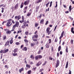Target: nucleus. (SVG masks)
Returning <instances> with one entry per match:
<instances>
[{"instance_id": "4be33fe9", "label": "nucleus", "mask_w": 74, "mask_h": 74, "mask_svg": "<svg viewBox=\"0 0 74 74\" xmlns=\"http://www.w3.org/2000/svg\"><path fill=\"white\" fill-rule=\"evenodd\" d=\"M23 68H22L21 69H20V70L19 71L20 73H21V71H23Z\"/></svg>"}, {"instance_id": "a211bd4d", "label": "nucleus", "mask_w": 74, "mask_h": 74, "mask_svg": "<svg viewBox=\"0 0 74 74\" xmlns=\"http://www.w3.org/2000/svg\"><path fill=\"white\" fill-rule=\"evenodd\" d=\"M69 64V62L68 61L67 62L66 64V65L65 68L66 69H67V67H68V65Z\"/></svg>"}, {"instance_id": "4468645a", "label": "nucleus", "mask_w": 74, "mask_h": 74, "mask_svg": "<svg viewBox=\"0 0 74 74\" xmlns=\"http://www.w3.org/2000/svg\"><path fill=\"white\" fill-rule=\"evenodd\" d=\"M27 49L26 47H24L23 49V50L25 51H26Z\"/></svg>"}, {"instance_id": "412c9836", "label": "nucleus", "mask_w": 74, "mask_h": 74, "mask_svg": "<svg viewBox=\"0 0 74 74\" xmlns=\"http://www.w3.org/2000/svg\"><path fill=\"white\" fill-rule=\"evenodd\" d=\"M35 60H38V59H39V58L38 57V56H36L35 57Z\"/></svg>"}, {"instance_id": "b1692460", "label": "nucleus", "mask_w": 74, "mask_h": 74, "mask_svg": "<svg viewBox=\"0 0 74 74\" xmlns=\"http://www.w3.org/2000/svg\"><path fill=\"white\" fill-rule=\"evenodd\" d=\"M12 55L13 56H17V55H18L17 53H13Z\"/></svg>"}, {"instance_id": "e2e57ef3", "label": "nucleus", "mask_w": 74, "mask_h": 74, "mask_svg": "<svg viewBox=\"0 0 74 74\" xmlns=\"http://www.w3.org/2000/svg\"><path fill=\"white\" fill-rule=\"evenodd\" d=\"M38 25V24L36 23L35 25V27H37V26Z\"/></svg>"}, {"instance_id": "9d476101", "label": "nucleus", "mask_w": 74, "mask_h": 74, "mask_svg": "<svg viewBox=\"0 0 74 74\" xmlns=\"http://www.w3.org/2000/svg\"><path fill=\"white\" fill-rule=\"evenodd\" d=\"M49 30H50V28L48 27L46 29V31L47 32V33H48V32H49Z\"/></svg>"}, {"instance_id": "c03bdc74", "label": "nucleus", "mask_w": 74, "mask_h": 74, "mask_svg": "<svg viewBox=\"0 0 74 74\" xmlns=\"http://www.w3.org/2000/svg\"><path fill=\"white\" fill-rule=\"evenodd\" d=\"M52 1H51L50 3V7H51L52 6Z\"/></svg>"}, {"instance_id": "cd10ccee", "label": "nucleus", "mask_w": 74, "mask_h": 74, "mask_svg": "<svg viewBox=\"0 0 74 74\" xmlns=\"http://www.w3.org/2000/svg\"><path fill=\"white\" fill-rule=\"evenodd\" d=\"M60 49H61V46H60L58 48V51H60Z\"/></svg>"}, {"instance_id": "6e6552de", "label": "nucleus", "mask_w": 74, "mask_h": 74, "mask_svg": "<svg viewBox=\"0 0 74 74\" xmlns=\"http://www.w3.org/2000/svg\"><path fill=\"white\" fill-rule=\"evenodd\" d=\"M42 63L41 62H39L37 64L36 66H39L40 64H41Z\"/></svg>"}, {"instance_id": "c9c22d12", "label": "nucleus", "mask_w": 74, "mask_h": 74, "mask_svg": "<svg viewBox=\"0 0 74 74\" xmlns=\"http://www.w3.org/2000/svg\"><path fill=\"white\" fill-rule=\"evenodd\" d=\"M19 22L20 23H22L23 22H24V20H22V21H20L19 20Z\"/></svg>"}, {"instance_id": "0eeeda50", "label": "nucleus", "mask_w": 74, "mask_h": 74, "mask_svg": "<svg viewBox=\"0 0 74 74\" xmlns=\"http://www.w3.org/2000/svg\"><path fill=\"white\" fill-rule=\"evenodd\" d=\"M10 44V40H8L6 42V43L5 44V46L8 45L9 44Z\"/></svg>"}, {"instance_id": "7c9ffc66", "label": "nucleus", "mask_w": 74, "mask_h": 74, "mask_svg": "<svg viewBox=\"0 0 74 74\" xmlns=\"http://www.w3.org/2000/svg\"><path fill=\"white\" fill-rule=\"evenodd\" d=\"M26 66L27 67H28V68L30 67V65L26 64Z\"/></svg>"}, {"instance_id": "ddd939ff", "label": "nucleus", "mask_w": 74, "mask_h": 74, "mask_svg": "<svg viewBox=\"0 0 74 74\" xmlns=\"http://www.w3.org/2000/svg\"><path fill=\"white\" fill-rule=\"evenodd\" d=\"M19 5V4L18 3H17L15 6L14 8L15 9H17V8L18 7V5Z\"/></svg>"}, {"instance_id": "69168bd1", "label": "nucleus", "mask_w": 74, "mask_h": 74, "mask_svg": "<svg viewBox=\"0 0 74 74\" xmlns=\"http://www.w3.org/2000/svg\"><path fill=\"white\" fill-rule=\"evenodd\" d=\"M36 69H37V67H35L34 68H33L32 69H33H33H34V70H36Z\"/></svg>"}, {"instance_id": "f3484780", "label": "nucleus", "mask_w": 74, "mask_h": 74, "mask_svg": "<svg viewBox=\"0 0 74 74\" xmlns=\"http://www.w3.org/2000/svg\"><path fill=\"white\" fill-rule=\"evenodd\" d=\"M16 27H18V26H19V23L18 22H16Z\"/></svg>"}, {"instance_id": "2f4dec72", "label": "nucleus", "mask_w": 74, "mask_h": 74, "mask_svg": "<svg viewBox=\"0 0 74 74\" xmlns=\"http://www.w3.org/2000/svg\"><path fill=\"white\" fill-rule=\"evenodd\" d=\"M11 21H12V19H10L8 20L7 21H8V22H11Z\"/></svg>"}, {"instance_id": "37998d69", "label": "nucleus", "mask_w": 74, "mask_h": 74, "mask_svg": "<svg viewBox=\"0 0 74 74\" xmlns=\"http://www.w3.org/2000/svg\"><path fill=\"white\" fill-rule=\"evenodd\" d=\"M47 61H46L45 62V63L43 64L42 65L44 66V65H45V64H46V63H47Z\"/></svg>"}, {"instance_id": "c756f323", "label": "nucleus", "mask_w": 74, "mask_h": 74, "mask_svg": "<svg viewBox=\"0 0 74 74\" xmlns=\"http://www.w3.org/2000/svg\"><path fill=\"white\" fill-rule=\"evenodd\" d=\"M50 3V2H49L48 3H47L46 4V7H48V5H49V3Z\"/></svg>"}, {"instance_id": "72a5a7b5", "label": "nucleus", "mask_w": 74, "mask_h": 74, "mask_svg": "<svg viewBox=\"0 0 74 74\" xmlns=\"http://www.w3.org/2000/svg\"><path fill=\"white\" fill-rule=\"evenodd\" d=\"M24 41H25V42H29V41H28V40H27V39H25L24 40Z\"/></svg>"}, {"instance_id": "9b49d317", "label": "nucleus", "mask_w": 74, "mask_h": 74, "mask_svg": "<svg viewBox=\"0 0 74 74\" xmlns=\"http://www.w3.org/2000/svg\"><path fill=\"white\" fill-rule=\"evenodd\" d=\"M18 51V48H16L13 51V52L14 53H16V52Z\"/></svg>"}, {"instance_id": "8fccbe9b", "label": "nucleus", "mask_w": 74, "mask_h": 74, "mask_svg": "<svg viewBox=\"0 0 74 74\" xmlns=\"http://www.w3.org/2000/svg\"><path fill=\"white\" fill-rule=\"evenodd\" d=\"M49 43L50 44L51 42V39H50L49 40Z\"/></svg>"}, {"instance_id": "0e129e2a", "label": "nucleus", "mask_w": 74, "mask_h": 74, "mask_svg": "<svg viewBox=\"0 0 74 74\" xmlns=\"http://www.w3.org/2000/svg\"><path fill=\"white\" fill-rule=\"evenodd\" d=\"M12 23H13V24H14V23H15V21H14V20L12 21Z\"/></svg>"}, {"instance_id": "1a4fd4ad", "label": "nucleus", "mask_w": 74, "mask_h": 74, "mask_svg": "<svg viewBox=\"0 0 74 74\" xmlns=\"http://www.w3.org/2000/svg\"><path fill=\"white\" fill-rule=\"evenodd\" d=\"M11 40H10V44H12V43H13V40H12L13 39V38H11Z\"/></svg>"}, {"instance_id": "bf43d9fd", "label": "nucleus", "mask_w": 74, "mask_h": 74, "mask_svg": "<svg viewBox=\"0 0 74 74\" xmlns=\"http://www.w3.org/2000/svg\"><path fill=\"white\" fill-rule=\"evenodd\" d=\"M22 32V31L21 30H19L18 31L17 33H21Z\"/></svg>"}, {"instance_id": "393cba45", "label": "nucleus", "mask_w": 74, "mask_h": 74, "mask_svg": "<svg viewBox=\"0 0 74 74\" xmlns=\"http://www.w3.org/2000/svg\"><path fill=\"white\" fill-rule=\"evenodd\" d=\"M66 51L67 53H68V52H69L68 50V47H67V46H66Z\"/></svg>"}, {"instance_id": "bb28decb", "label": "nucleus", "mask_w": 74, "mask_h": 74, "mask_svg": "<svg viewBox=\"0 0 74 74\" xmlns=\"http://www.w3.org/2000/svg\"><path fill=\"white\" fill-rule=\"evenodd\" d=\"M32 40L34 41H37V39L34 38L32 37Z\"/></svg>"}, {"instance_id": "dca6fc26", "label": "nucleus", "mask_w": 74, "mask_h": 74, "mask_svg": "<svg viewBox=\"0 0 74 74\" xmlns=\"http://www.w3.org/2000/svg\"><path fill=\"white\" fill-rule=\"evenodd\" d=\"M23 5H24L23 3L22 2L21 3V4L20 6V8H23Z\"/></svg>"}, {"instance_id": "7ed1b4c3", "label": "nucleus", "mask_w": 74, "mask_h": 74, "mask_svg": "<svg viewBox=\"0 0 74 74\" xmlns=\"http://www.w3.org/2000/svg\"><path fill=\"white\" fill-rule=\"evenodd\" d=\"M15 18L16 19H17V20L18 21L21 18V16L20 15L18 16H16L15 17Z\"/></svg>"}, {"instance_id": "5701e85b", "label": "nucleus", "mask_w": 74, "mask_h": 74, "mask_svg": "<svg viewBox=\"0 0 74 74\" xmlns=\"http://www.w3.org/2000/svg\"><path fill=\"white\" fill-rule=\"evenodd\" d=\"M31 15V12H29L27 14V16H30V15Z\"/></svg>"}, {"instance_id": "4d7b16f0", "label": "nucleus", "mask_w": 74, "mask_h": 74, "mask_svg": "<svg viewBox=\"0 0 74 74\" xmlns=\"http://www.w3.org/2000/svg\"><path fill=\"white\" fill-rule=\"evenodd\" d=\"M63 6H64V8H67V6H66V5H63Z\"/></svg>"}, {"instance_id": "39448f33", "label": "nucleus", "mask_w": 74, "mask_h": 74, "mask_svg": "<svg viewBox=\"0 0 74 74\" xmlns=\"http://www.w3.org/2000/svg\"><path fill=\"white\" fill-rule=\"evenodd\" d=\"M12 25V23H11V22H8L6 24V26L8 27H10Z\"/></svg>"}, {"instance_id": "2eb2a0df", "label": "nucleus", "mask_w": 74, "mask_h": 74, "mask_svg": "<svg viewBox=\"0 0 74 74\" xmlns=\"http://www.w3.org/2000/svg\"><path fill=\"white\" fill-rule=\"evenodd\" d=\"M44 19H42L40 22V24H43V23H44Z\"/></svg>"}, {"instance_id": "e433bc0d", "label": "nucleus", "mask_w": 74, "mask_h": 74, "mask_svg": "<svg viewBox=\"0 0 74 74\" xmlns=\"http://www.w3.org/2000/svg\"><path fill=\"white\" fill-rule=\"evenodd\" d=\"M1 9L2 10V11H1V12H2L3 13L4 12V8H1Z\"/></svg>"}, {"instance_id": "5fc2aeb1", "label": "nucleus", "mask_w": 74, "mask_h": 74, "mask_svg": "<svg viewBox=\"0 0 74 74\" xmlns=\"http://www.w3.org/2000/svg\"><path fill=\"white\" fill-rule=\"evenodd\" d=\"M44 70L42 69H40V70L39 71V72H41V71H43V70Z\"/></svg>"}, {"instance_id": "3c124183", "label": "nucleus", "mask_w": 74, "mask_h": 74, "mask_svg": "<svg viewBox=\"0 0 74 74\" xmlns=\"http://www.w3.org/2000/svg\"><path fill=\"white\" fill-rule=\"evenodd\" d=\"M65 14H68V13H69V11H66L65 12Z\"/></svg>"}, {"instance_id": "49530a36", "label": "nucleus", "mask_w": 74, "mask_h": 74, "mask_svg": "<svg viewBox=\"0 0 74 74\" xmlns=\"http://www.w3.org/2000/svg\"><path fill=\"white\" fill-rule=\"evenodd\" d=\"M49 23V22L48 21H47L46 22V23H45V25H48Z\"/></svg>"}, {"instance_id": "338daca9", "label": "nucleus", "mask_w": 74, "mask_h": 74, "mask_svg": "<svg viewBox=\"0 0 74 74\" xmlns=\"http://www.w3.org/2000/svg\"><path fill=\"white\" fill-rule=\"evenodd\" d=\"M60 55H62V51H60Z\"/></svg>"}, {"instance_id": "a878e982", "label": "nucleus", "mask_w": 74, "mask_h": 74, "mask_svg": "<svg viewBox=\"0 0 74 74\" xmlns=\"http://www.w3.org/2000/svg\"><path fill=\"white\" fill-rule=\"evenodd\" d=\"M3 38L4 40H5L6 39V36H5V35H3Z\"/></svg>"}, {"instance_id": "423d86ee", "label": "nucleus", "mask_w": 74, "mask_h": 74, "mask_svg": "<svg viewBox=\"0 0 74 74\" xmlns=\"http://www.w3.org/2000/svg\"><path fill=\"white\" fill-rule=\"evenodd\" d=\"M24 25L21 27L22 28L24 29L26 27V22L24 23Z\"/></svg>"}, {"instance_id": "052dcab7", "label": "nucleus", "mask_w": 74, "mask_h": 74, "mask_svg": "<svg viewBox=\"0 0 74 74\" xmlns=\"http://www.w3.org/2000/svg\"><path fill=\"white\" fill-rule=\"evenodd\" d=\"M41 16H42V14H40V16H39V18H41Z\"/></svg>"}, {"instance_id": "a19ab883", "label": "nucleus", "mask_w": 74, "mask_h": 74, "mask_svg": "<svg viewBox=\"0 0 74 74\" xmlns=\"http://www.w3.org/2000/svg\"><path fill=\"white\" fill-rule=\"evenodd\" d=\"M15 44L17 45H19V42H16L15 43Z\"/></svg>"}, {"instance_id": "09e8293b", "label": "nucleus", "mask_w": 74, "mask_h": 74, "mask_svg": "<svg viewBox=\"0 0 74 74\" xmlns=\"http://www.w3.org/2000/svg\"><path fill=\"white\" fill-rule=\"evenodd\" d=\"M25 19V18H24V17L23 16H22V20L24 21V19Z\"/></svg>"}, {"instance_id": "79ce46f5", "label": "nucleus", "mask_w": 74, "mask_h": 74, "mask_svg": "<svg viewBox=\"0 0 74 74\" xmlns=\"http://www.w3.org/2000/svg\"><path fill=\"white\" fill-rule=\"evenodd\" d=\"M16 26V25H14L13 26V29H15Z\"/></svg>"}, {"instance_id": "f8f14e48", "label": "nucleus", "mask_w": 74, "mask_h": 74, "mask_svg": "<svg viewBox=\"0 0 74 74\" xmlns=\"http://www.w3.org/2000/svg\"><path fill=\"white\" fill-rule=\"evenodd\" d=\"M32 37H33V38H37L38 37V35H35L33 36Z\"/></svg>"}, {"instance_id": "aec40b11", "label": "nucleus", "mask_w": 74, "mask_h": 74, "mask_svg": "<svg viewBox=\"0 0 74 74\" xmlns=\"http://www.w3.org/2000/svg\"><path fill=\"white\" fill-rule=\"evenodd\" d=\"M46 48H49V43H47L46 45Z\"/></svg>"}, {"instance_id": "ea45409f", "label": "nucleus", "mask_w": 74, "mask_h": 74, "mask_svg": "<svg viewBox=\"0 0 74 74\" xmlns=\"http://www.w3.org/2000/svg\"><path fill=\"white\" fill-rule=\"evenodd\" d=\"M7 33L8 34H10V33H11V31H9V30H8Z\"/></svg>"}, {"instance_id": "13d9d810", "label": "nucleus", "mask_w": 74, "mask_h": 74, "mask_svg": "<svg viewBox=\"0 0 74 74\" xmlns=\"http://www.w3.org/2000/svg\"><path fill=\"white\" fill-rule=\"evenodd\" d=\"M53 59V58H51V57H49L50 60H52Z\"/></svg>"}, {"instance_id": "6e6d98bb", "label": "nucleus", "mask_w": 74, "mask_h": 74, "mask_svg": "<svg viewBox=\"0 0 74 74\" xmlns=\"http://www.w3.org/2000/svg\"><path fill=\"white\" fill-rule=\"evenodd\" d=\"M8 51V49H6V50H5V52H6H6H7Z\"/></svg>"}, {"instance_id": "f704fd0d", "label": "nucleus", "mask_w": 74, "mask_h": 74, "mask_svg": "<svg viewBox=\"0 0 74 74\" xmlns=\"http://www.w3.org/2000/svg\"><path fill=\"white\" fill-rule=\"evenodd\" d=\"M32 72V71H31L30 70L28 71V74H31V73Z\"/></svg>"}, {"instance_id": "58836bf2", "label": "nucleus", "mask_w": 74, "mask_h": 74, "mask_svg": "<svg viewBox=\"0 0 74 74\" xmlns=\"http://www.w3.org/2000/svg\"><path fill=\"white\" fill-rule=\"evenodd\" d=\"M73 41H74L73 40H71V44H73Z\"/></svg>"}, {"instance_id": "a18cd8bd", "label": "nucleus", "mask_w": 74, "mask_h": 74, "mask_svg": "<svg viewBox=\"0 0 74 74\" xmlns=\"http://www.w3.org/2000/svg\"><path fill=\"white\" fill-rule=\"evenodd\" d=\"M28 32H25V34L26 35H28Z\"/></svg>"}, {"instance_id": "f03ea898", "label": "nucleus", "mask_w": 74, "mask_h": 74, "mask_svg": "<svg viewBox=\"0 0 74 74\" xmlns=\"http://www.w3.org/2000/svg\"><path fill=\"white\" fill-rule=\"evenodd\" d=\"M30 2V0H27V1H25L24 2V4L25 5H26L29 4V3Z\"/></svg>"}, {"instance_id": "774afa93", "label": "nucleus", "mask_w": 74, "mask_h": 74, "mask_svg": "<svg viewBox=\"0 0 74 74\" xmlns=\"http://www.w3.org/2000/svg\"><path fill=\"white\" fill-rule=\"evenodd\" d=\"M72 25L73 26L74 25V20L73 21Z\"/></svg>"}, {"instance_id": "c85d7f7f", "label": "nucleus", "mask_w": 74, "mask_h": 74, "mask_svg": "<svg viewBox=\"0 0 74 74\" xmlns=\"http://www.w3.org/2000/svg\"><path fill=\"white\" fill-rule=\"evenodd\" d=\"M42 1V0H38L36 2V3H40V2H41Z\"/></svg>"}, {"instance_id": "603ef678", "label": "nucleus", "mask_w": 74, "mask_h": 74, "mask_svg": "<svg viewBox=\"0 0 74 74\" xmlns=\"http://www.w3.org/2000/svg\"><path fill=\"white\" fill-rule=\"evenodd\" d=\"M3 53H6V52H5V50H3Z\"/></svg>"}, {"instance_id": "20e7f679", "label": "nucleus", "mask_w": 74, "mask_h": 74, "mask_svg": "<svg viewBox=\"0 0 74 74\" xmlns=\"http://www.w3.org/2000/svg\"><path fill=\"white\" fill-rule=\"evenodd\" d=\"M56 64V68L58 67V66H59V64H60V62L59 60H57Z\"/></svg>"}, {"instance_id": "de8ad7c7", "label": "nucleus", "mask_w": 74, "mask_h": 74, "mask_svg": "<svg viewBox=\"0 0 74 74\" xmlns=\"http://www.w3.org/2000/svg\"><path fill=\"white\" fill-rule=\"evenodd\" d=\"M57 57H59V53H57Z\"/></svg>"}, {"instance_id": "473e14b6", "label": "nucleus", "mask_w": 74, "mask_h": 74, "mask_svg": "<svg viewBox=\"0 0 74 74\" xmlns=\"http://www.w3.org/2000/svg\"><path fill=\"white\" fill-rule=\"evenodd\" d=\"M31 47H34V44L32 43H31Z\"/></svg>"}, {"instance_id": "864d4df0", "label": "nucleus", "mask_w": 74, "mask_h": 74, "mask_svg": "<svg viewBox=\"0 0 74 74\" xmlns=\"http://www.w3.org/2000/svg\"><path fill=\"white\" fill-rule=\"evenodd\" d=\"M24 9H25V10H27V6H26L25 7Z\"/></svg>"}, {"instance_id": "4c0bfd02", "label": "nucleus", "mask_w": 74, "mask_h": 74, "mask_svg": "<svg viewBox=\"0 0 74 74\" xmlns=\"http://www.w3.org/2000/svg\"><path fill=\"white\" fill-rule=\"evenodd\" d=\"M38 54H40L41 53V50H40L38 52Z\"/></svg>"}, {"instance_id": "680f3d73", "label": "nucleus", "mask_w": 74, "mask_h": 74, "mask_svg": "<svg viewBox=\"0 0 74 74\" xmlns=\"http://www.w3.org/2000/svg\"><path fill=\"white\" fill-rule=\"evenodd\" d=\"M0 53H3V50H1L0 51Z\"/></svg>"}, {"instance_id": "f257e3e1", "label": "nucleus", "mask_w": 74, "mask_h": 74, "mask_svg": "<svg viewBox=\"0 0 74 74\" xmlns=\"http://www.w3.org/2000/svg\"><path fill=\"white\" fill-rule=\"evenodd\" d=\"M64 31H63L61 34L60 36V43L61 42V39L63 37V36L64 35Z\"/></svg>"}, {"instance_id": "6ab92c4d", "label": "nucleus", "mask_w": 74, "mask_h": 74, "mask_svg": "<svg viewBox=\"0 0 74 74\" xmlns=\"http://www.w3.org/2000/svg\"><path fill=\"white\" fill-rule=\"evenodd\" d=\"M39 59H40L42 58V56L41 55H38Z\"/></svg>"}]
</instances>
